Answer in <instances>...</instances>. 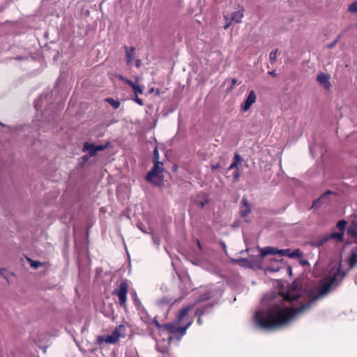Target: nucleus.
Wrapping results in <instances>:
<instances>
[{
	"label": "nucleus",
	"mask_w": 357,
	"mask_h": 357,
	"mask_svg": "<svg viewBox=\"0 0 357 357\" xmlns=\"http://www.w3.org/2000/svg\"><path fill=\"white\" fill-rule=\"evenodd\" d=\"M349 268H342V259L337 268H331L332 275L322 279L313 290L303 287L302 281L294 280L286 294L272 291L261 299L262 307L256 310L253 321L257 328L269 332L288 324L292 319L310 310L318 300L326 296L341 284L349 270L357 264V250L354 247L347 260Z\"/></svg>",
	"instance_id": "f257e3e1"
},
{
	"label": "nucleus",
	"mask_w": 357,
	"mask_h": 357,
	"mask_svg": "<svg viewBox=\"0 0 357 357\" xmlns=\"http://www.w3.org/2000/svg\"><path fill=\"white\" fill-rule=\"evenodd\" d=\"M163 162L153 163V167L148 172L145 176V179L156 187H161L164 185V176L162 173L165 172Z\"/></svg>",
	"instance_id": "f03ea898"
},
{
	"label": "nucleus",
	"mask_w": 357,
	"mask_h": 357,
	"mask_svg": "<svg viewBox=\"0 0 357 357\" xmlns=\"http://www.w3.org/2000/svg\"><path fill=\"white\" fill-rule=\"evenodd\" d=\"M122 329H125V327L123 325L121 324L114 329L112 334L108 335L107 337H104L102 335L97 336L95 344L98 345L103 343L115 344L120 337H124V335L121 334V331Z\"/></svg>",
	"instance_id": "7ed1b4c3"
},
{
	"label": "nucleus",
	"mask_w": 357,
	"mask_h": 357,
	"mask_svg": "<svg viewBox=\"0 0 357 357\" xmlns=\"http://www.w3.org/2000/svg\"><path fill=\"white\" fill-rule=\"evenodd\" d=\"M128 282L127 280H121L119 288L114 289L112 294L119 298V303L121 307H126L127 294L128 291Z\"/></svg>",
	"instance_id": "20e7f679"
},
{
	"label": "nucleus",
	"mask_w": 357,
	"mask_h": 357,
	"mask_svg": "<svg viewBox=\"0 0 357 357\" xmlns=\"http://www.w3.org/2000/svg\"><path fill=\"white\" fill-rule=\"evenodd\" d=\"M331 195H335L336 192L330 190H326L319 198L313 201L311 208H319L322 205L328 204L330 202L329 196Z\"/></svg>",
	"instance_id": "39448f33"
},
{
	"label": "nucleus",
	"mask_w": 357,
	"mask_h": 357,
	"mask_svg": "<svg viewBox=\"0 0 357 357\" xmlns=\"http://www.w3.org/2000/svg\"><path fill=\"white\" fill-rule=\"evenodd\" d=\"M347 234L353 239V241H347L346 244L349 245L352 243L357 244V222H350L349 225L347 229Z\"/></svg>",
	"instance_id": "423d86ee"
},
{
	"label": "nucleus",
	"mask_w": 357,
	"mask_h": 357,
	"mask_svg": "<svg viewBox=\"0 0 357 357\" xmlns=\"http://www.w3.org/2000/svg\"><path fill=\"white\" fill-rule=\"evenodd\" d=\"M256 98L257 96L255 92L253 90L250 91L245 101L241 105V110L243 112H247L252 105L255 102Z\"/></svg>",
	"instance_id": "0eeeda50"
},
{
	"label": "nucleus",
	"mask_w": 357,
	"mask_h": 357,
	"mask_svg": "<svg viewBox=\"0 0 357 357\" xmlns=\"http://www.w3.org/2000/svg\"><path fill=\"white\" fill-rule=\"evenodd\" d=\"M280 251L283 252L279 253L280 257L286 256L289 258L294 259V258H301L303 255V253L298 248L296 249L293 251H291V250L289 248L280 249Z\"/></svg>",
	"instance_id": "6e6552de"
},
{
	"label": "nucleus",
	"mask_w": 357,
	"mask_h": 357,
	"mask_svg": "<svg viewBox=\"0 0 357 357\" xmlns=\"http://www.w3.org/2000/svg\"><path fill=\"white\" fill-rule=\"evenodd\" d=\"M330 75L328 73H320L317 77V81L326 90H329L331 87V84L329 81Z\"/></svg>",
	"instance_id": "1a4fd4ad"
},
{
	"label": "nucleus",
	"mask_w": 357,
	"mask_h": 357,
	"mask_svg": "<svg viewBox=\"0 0 357 357\" xmlns=\"http://www.w3.org/2000/svg\"><path fill=\"white\" fill-rule=\"evenodd\" d=\"M258 249L260 251V257L261 258H264L268 255H279V253L281 252L280 249L271 246H266L263 248H260L258 247Z\"/></svg>",
	"instance_id": "9d476101"
},
{
	"label": "nucleus",
	"mask_w": 357,
	"mask_h": 357,
	"mask_svg": "<svg viewBox=\"0 0 357 357\" xmlns=\"http://www.w3.org/2000/svg\"><path fill=\"white\" fill-rule=\"evenodd\" d=\"M83 152H87L91 157L97 155L96 144L91 142H85L82 147Z\"/></svg>",
	"instance_id": "9b49d317"
},
{
	"label": "nucleus",
	"mask_w": 357,
	"mask_h": 357,
	"mask_svg": "<svg viewBox=\"0 0 357 357\" xmlns=\"http://www.w3.org/2000/svg\"><path fill=\"white\" fill-rule=\"evenodd\" d=\"M102 313L104 314L105 317L112 318L113 320L114 319V304L112 303H108V304H103V310L102 311Z\"/></svg>",
	"instance_id": "f8f14e48"
},
{
	"label": "nucleus",
	"mask_w": 357,
	"mask_h": 357,
	"mask_svg": "<svg viewBox=\"0 0 357 357\" xmlns=\"http://www.w3.org/2000/svg\"><path fill=\"white\" fill-rule=\"evenodd\" d=\"M213 307V303H208L203 307H197L195 312V315H204L211 313Z\"/></svg>",
	"instance_id": "ddd939ff"
},
{
	"label": "nucleus",
	"mask_w": 357,
	"mask_h": 357,
	"mask_svg": "<svg viewBox=\"0 0 357 357\" xmlns=\"http://www.w3.org/2000/svg\"><path fill=\"white\" fill-rule=\"evenodd\" d=\"M244 12H245L244 8L243 7H241V8L238 10L235 11L232 14V16L230 18L231 20L233 21L235 23H237V24L241 23L242 22V19L244 17Z\"/></svg>",
	"instance_id": "4468645a"
},
{
	"label": "nucleus",
	"mask_w": 357,
	"mask_h": 357,
	"mask_svg": "<svg viewBox=\"0 0 357 357\" xmlns=\"http://www.w3.org/2000/svg\"><path fill=\"white\" fill-rule=\"evenodd\" d=\"M177 324H176V321L169 323V324H164L165 327H164L163 331H166L169 333L173 334L177 337L178 331H176V328H178V327L176 326Z\"/></svg>",
	"instance_id": "2eb2a0df"
},
{
	"label": "nucleus",
	"mask_w": 357,
	"mask_h": 357,
	"mask_svg": "<svg viewBox=\"0 0 357 357\" xmlns=\"http://www.w3.org/2000/svg\"><path fill=\"white\" fill-rule=\"evenodd\" d=\"M177 324H176V321L169 323V324H164L165 327H164L163 331H166L169 333L173 334L177 337L178 331H176V328H178V327L176 326Z\"/></svg>",
	"instance_id": "dca6fc26"
},
{
	"label": "nucleus",
	"mask_w": 357,
	"mask_h": 357,
	"mask_svg": "<svg viewBox=\"0 0 357 357\" xmlns=\"http://www.w3.org/2000/svg\"><path fill=\"white\" fill-rule=\"evenodd\" d=\"M126 84H128L130 87H132L135 96L137 95L138 93H143L144 88V86H139L138 84H136L130 79H126Z\"/></svg>",
	"instance_id": "f3484780"
},
{
	"label": "nucleus",
	"mask_w": 357,
	"mask_h": 357,
	"mask_svg": "<svg viewBox=\"0 0 357 357\" xmlns=\"http://www.w3.org/2000/svg\"><path fill=\"white\" fill-rule=\"evenodd\" d=\"M231 261L233 263L240 264L241 266L245 267V268H252V267H253L252 263L246 258L240 257L236 259H231Z\"/></svg>",
	"instance_id": "a211bd4d"
},
{
	"label": "nucleus",
	"mask_w": 357,
	"mask_h": 357,
	"mask_svg": "<svg viewBox=\"0 0 357 357\" xmlns=\"http://www.w3.org/2000/svg\"><path fill=\"white\" fill-rule=\"evenodd\" d=\"M325 237L327 238V241L331 239L336 240L337 242H342L344 241V236L339 231H335L330 234H326Z\"/></svg>",
	"instance_id": "6ab92c4d"
},
{
	"label": "nucleus",
	"mask_w": 357,
	"mask_h": 357,
	"mask_svg": "<svg viewBox=\"0 0 357 357\" xmlns=\"http://www.w3.org/2000/svg\"><path fill=\"white\" fill-rule=\"evenodd\" d=\"M194 306V305H188L183 308H182L177 316L176 324H179L182 319L187 315L190 309Z\"/></svg>",
	"instance_id": "aec40b11"
},
{
	"label": "nucleus",
	"mask_w": 357,
	"mask_h": 357,
	"mask_svg": "<svg viewBox=\"0 0 357 357\" xmlns=\"http://www.w3.org/2000/svg\"><path fill=\"white\" fill-rule=\"evenodd\" d=\"M124 49L126 50V62L128 64L130 63L134 57V52L135 48L134 47H131L130 49L127 45H124Z\"/></svg>",
	"instance_id": "412c9836"
},
{
	"label": "nucleus",
	"mask_w": 357,
	"mask_h": 357,
	"mask_svg": "<svg viewBox=\"0 0 357 357\" xmlns=\"http://www.w3.org/2000/svg\"><path fill=\"white\" fill-rule=\"evenodd\" d=\"M326 242H327V238L325 237V235L317 239H314L310 242V244L312 246H314L315 248H319L322 246Z\"/></svg>",
	"instance_id": "4be33fe9"
},
{
	"label": "nucleus",
	"mask_w": 357,
	"mask_h": 357,
	"mask_svg": "<svg viewBox=\"0 0 357 357\" xmlns=\"http://www.w3.org/2000/svg\"><path fill=\"white\" fill-rule=\"evenodd\" d=\"M26 259L29 263L30 266L31 268H33V269H35V270H36L39 267L43 266L45 265V263L40 262L39 261L33 260V259H31L29 257H26Z\"/></svg>",
	"instance_id": "5701e85b"
},
{
	"label": "nucleus",
	"mask_w": 357,
	"mask_h": 357,
	"mask_svg": "<svg viewBox=\"0 0 357 357\" xmlns=\"http://www.w3.org/2000/svg\"><path fill=\"white\" fill-rule=\"evenodd\" d=\"M347 225V222L344 219L339 220L336 224V227L338 229V231L342 233L343 236L344 234Z\"/></svg>",
	"instance_id": "b1692460"
},
{
	"label": "nucleus",
	"mask_w": 357,
	"mask_h": 357,
	"mask_svg": "<svg viewBox=\"0 0 357 357\" xmlns=\"http://www.w3.org/2000/svg\"><path fill=\"white\" fill-rule=\"evenodd\" d=\"M192 321H189L185 326L182 327H178L176 331H178L177 338L181 339L186 333V330L191 325Z\"/></svg>",
	"instance_id": "393cba45"
},
{
	"label": "nucleus",
	"mask_w": 357,
	"mask_h": 357,
	"mask_svg": "<svg viewBox=\"0 0 357 357\" xmlns=\"http://www.w3.org/2000/svg\"><path fill=\"white\" fill-rule=\"evenodd\" d=\"M202 197H203V200H202V201L195 200V204H197L201 208H204V206H206V204H208V202H209L208 197L206 193H204L202 195Z\"/></svg>",
	"instance_id": "a878e982"
},
{
	"label": "nucleus",
	"mask_w": 357,
	"mask_h": 357,
	"mask_svg": "<svg viewBox=\"0 0 357 357\" xmlns=\"http://www.w3.org/2000/svg\"><path fill=\"white\" fill-rule=\"evenodd\" d=\"M211 297V296L210 292L202 294L198 296L193 305H195L201 302L208 301Z\"/></svg>",
	"instance_id": "bb28decb"
},
{
	"label": "nucleus",
	"mask_w": 357,
	"mask_h": 357,
	"mask_svg": "<svg viewBox=\"0 0 357 357\" xmlns=\"http://www.w3.org/2000/svg\"><path fill=\"white\" fill-rule=\"evenodd\" d=\"M131 296L133 299L134 304L137 307V308L138 310H139L142 307L143 310H145L144 307L142 306L141 301H140L139 298L137 297V295L135 291H133L132 293H131Z\"/></svg>",
	"instance_id": "cd10ccee"
},
{
	"label": "nucleus",
	"mask_w": 357,
	"mask_h": 357,
	"mask_svg": "<svg viewBox=\"0 0 357 357\" xmlns=\"http://www.w3.org/2000/svg\"><path fill=\"white\" fill-rule=\"evenodd\" d=\"M252 206L250 207H245V208H243L242 206H241L240 211H239V215L241 218H245L248 216L249 213L252 212Z\"/></svg>",
	"instance_id": "c85d7f7f"
},
{
	"label": "nucleus",
	"mask_w": 357,
	"mask_h": 357,
	"mask_svg": "<svg viewBox=\"0 0 357 357\" xmlns=\"http://www.w3.org/2000/svg\"><path fill=\"white\" fill-rule=\"evenodd\" d=\"M105 101L111 105L114 109H117L119 107L121 102L119 100H114L112 98H107Z\"/></svg>",
	"instance_id": "c756f323"
},
{
	"label": "nucleus",
	"mask_w": 357,
	"mask_h": 357,
	"mask_svg": "<svg viewBox=\"0 0 357 357\" xmlns=\"http://www.w3.org/2000/svg\"><path fill=\"white\" fill-rule=\"evenodd\" d=\"M172 302V299L167 297L163 296L160 300L158 301V304L159 305H169Z\"/></svg>",
	"instance_id": "7c9ffc66"
},
{
	"label": "nucleus",
	"mask_w": 357,
	"mask_h": 357,
	"mask_svg": "<svg viewBox=\"0 0 357 357\" xmlns=\"http://www.w3.org/2000/svg\"><path fill=\"white\" fill-rule=\"evenodd\" d=\"M278 50H272L269 54V61L271 63H274L277 59V53Z\"/></svg>",
	"instance_id": "2f4dec72"
},
{
	"label": "nucleus",
	"mask_w": 357,
	"mask_h": 357,
	"mask_svg": "<svg viewBox=\"0 0 357 357\" xmlns=\"http://www.w3.org/2000/svg\"><path fill=\"white\" fill-rule=\"evenodd\" d=\"M340 38H341V36L338 35L337 36V38L332 43L326 44V47L328 49H333L337 45V43L340 40Z\"/></svg>",
	"instance_id": "473e14b6"
},
{
	"label": "nucleus",
	"mask_w": 357,
	"mask_h": 357,
	"mask_svg": "<svg viewBox=\"0 0 357 357\" xmlns=\"http://www.w3.org/2000/svg\"><path fill=\"white\" fill-rule=\"evenodd\" d=\"M156 162H161L159 160V152H158L157 146L155 147V149L153 150V162L155 163Z\"/></svg>",
	"instance_id": "72a5a7b5"
},
{
	"label": "nucleus",
	"mask_w": 357,
	"mask_h": 357,
	"mask_svg": "<svg viewBox=\"0 0 357 357\" xmlns=\"http://www.w3.org/2000/svg\"><path fill=\"white\" fill-rule=\"evenodd\" d=\"M348 11L351 13H357V1L349 5Z\"/></svg>",
	"instance_id": "f704fd0d"
},
{
	"label": "nucleus",
	"mask_w": 357,
	"mask_h": 357,
	"mask_svg": "<svg viewBox=\"0 0 357 357\" xmlns=\"http://www.w3.org/2000/svg\"><path fill=\"white\" fill-rule=\"evenodd\" d=\"M110 142H107L105 144L102 145V144H100V145H96V152L98 153V151H102L103 150H105V149H107V147H109L110 146Z\"/></svg>",
	"instance_id": "c9c22d12"
},
{
	"label": "nucleus",
	"mask_w": 357,
	"mask_h": 357,
	"mask_svg": "<svg viewBox=\"0 0 357 357\" xmlns=\"http://www.w3.org/2000/svg\"><path fill=\"white\" fill-rule=\"evenodd\" d=\"M224 167V165L221 164L220 162L216 163V164H211V169L213 173L215 172V170L218 169H222Z\"/></svg>",
	"instance_id": "e433bc0d"
},
{
	"label": "nucleus",
	"mask_w": 357,
	"mask_h": 357,
	"mask_svg": "<svg viewBox=\"0 0 357 357\" xmlns=\"http://www.w3.org/2000/svg\"><path fill=\"white\" fill-rule=\"evenodd\" d=\"M153 323L155 324L156 328L159 330V331H163L164 329V324H161L158 322L157 317H155L153 319Z\"/></svg>",
	"instance_id": "4c0bfd02"
},
{
	"label": "nucleus",
	"mask_w": 357,
	"mask_h": 357,
	"mask_svg": "<svg viewBox=\"0 0 357 357\" xmlns=\"http://www.w3.org/2000/svg\"><path fill=\"white\" fill-rule=\"evenodd\" d=\"M241 205L242 207H250L252 204L248 202V199L245 195H244L241 202Z\"/></svg>",
	"instance_id": "58836bf2"
},
{
	"label": "nucleus",
	"mask_w": 357,
	"mask_h": 357,
	"mask_svg": "<svg viewBox=\"0 0 357 357\" xmlns=\"http://www.w3.org/2000/svg\"><path fill=\"white\" fill-rule=\"evenodd\" d=\"M150 234H151V238H152V240H153V244L158 247L159 245H160V237L158 236H155L153 233L150 232Z\"/></svg>",
	"instance_id": "ea45409f"
},
{
	"label": "nucleus",
	"mask_w": 357,
	"mask_h": 357,
	"mask_svg": "<svg viewBox=\"0 0 357 357\" xmlns=\"http://www.w3.org/2000/svg\"><path fill=\"white\" fill-rule=\"evenodd\" d=\"M240 175V172L238 169L236 168L233 172V183H236L238 181Z\"/></svg>",
	"instance_id": "a19ab883"
},
{
	"label": "nucleus",
	"mask_w": 357,
	"mask_h": 357,
	"mask_svg": "<svg viewBox=\"0 0 357 357\" xmlns=\"http://www.w3.org/2000/svg\"><path fill=\"white\" fill-rule=\"evenodd\" d=\"M280 268H281V267H280V266H276V267L269 266L265 269V272L269 271V272L275 273V272L279 271Z\"/></svg>",
	"instance_id": "79ce46f5"
},
{
	"label": "nucleus",
	"mask_w": 357,
	"mask_h": 357,
	"mask_svg": "<svg viewBox=\"0 0 357 357\" xmlns=\"http://www.w3.org/2000/svg\"><path fill=\"white\" fill-rule=\"evenodd\" d=\"M243 160V158L238 153H235L234 157L233 158V162L238 165V162Z\"/></svg>",
	"instance_id": "37998d69"
},
{
	"label": "nucleus",
	"mask_w": 357,
	"mask_h": 357,
	"mask_svg": "<svg viewBox=\"0 0 357 357\" xmlns=\"http://www.w3.org/2000/svg\"><path fill=\"white\" fill-rule=\"evenodd\" d=\"M236 83H237V79L236 78H233L232 80H231V86L227 87V92L229 93V92L231 91V90L233 89L234 85Z\"/></svg>",
	"instance_id": "c03bdc74"
},
{
	"label": "nucleus",
	"mask_w": 357,
	"mask_h": 357,
	"mask_svg": "<svg viewBox=\"0 0 357 357\" xmlns=\"http://www.w3.org/2000/svg\"><path fill=\"white\" fill-rule=\"evenodd\" d=\"M132 100H133L135 102H137L138 105H141V106L144 105V102H143V100H142L141 98H139L137 96V95L135 96V97L132 98Z\"/></svg>",
	"instance_id": "a18cd8bd"
},
{
	"label": "nucleus",
	"mask_w": 357,
	"mask_h": 357,
	"mask_svg": "<svg viewBox=\"0 0 357 357\" xmlns=\"http://www.w3.org/2000/svg\"><path fill=\"white\" fill-rule=\"evenodd\" d=\"M225 20H226L227 21H228V22H227V23L225 24V25L224 26V29H227L230 26V25L231 24V22H232V21L231 20V19H230V18H229V17H227V16H225Z\"/></svg>",
	"instance_id": "49530a36"
},
{
	"label": "nucleus",
	"mask_w": 357,
	"mask_h": 357,
	"mask_svg": "<svg viewBox=\"0 0 357 357\" xmlns=\"http://www.w3.org/2000/svg\"><path fill=\"white\" fill-rule=\"evenodd\" d=\"M234 168H238L237 167V164L235 163L234 162H232L231 164L226 169V172H227L228 171H230Z\"/></svg>",
	"instance_id": "de8ad7c7"
},
{
	"label": "nucleus",
	"mask_w": 357,
	"mask_h": 357,
	"mask_svg": "<svg viewBox=\"0 0 357 357\" xmlns=\"http://www.w3.org/2000/svg\"><path fill=\"white\" fill-rule=\"evenodd\" d=\"M91 156L90 155H89L88 153L86 154V155H84L81 157L80 160H83L84 162H87L88 160H89V158H91Z\"/></svg>",
	"instance_id": "09e8293b"
},
{
	"label": "nucleus",
	"mask_w": 357,
	"mask_h": 357,
	"mask_svg": "<svg viewBox=\"0 0 357 357\" xmlns=\"http://www.w3.org/2000/svg\"><path fill=\"white\" fill-rule=\"evenodd\" d=\"M116 77L118 78L119 80H122L126 83V79H128V78L123 77V75L118 74L116 75Z\"/></svg>",
	"instance_id": "8fccbe9b"
},
{
	"label": "nucleus",
	"mask_w": 357,
	"mask_h": 357,
	"mask_svg": "<svg viewBox=\"0 0 357 357\" xmlns=\"http://www.w3.org/2000/svg\"><path fill=\"white\" fill-rule=\"evenodd\" d=\"M299 263H300V264H301V265H302V266H306V265L309 266V265H310V264H309L308 261H307V260H306V259H301V260L299 261Z\"/></svg>",
	"instance_id": "3c124183"
},
{
	"label": "nucleus",
	"mask_w": 357,
	"mask_h": 357,
	"mask_svg": "<svg viewBox=\"0 0 357 357\" xmlns=\"http://www.w3.org/2000/svg\"><path fill=\"white\" fill-rule=\"evenodd\" d=\"M137 227L144 234H150L149 232H148L147 231H146L144 227H143V225L142 224H139V225H137Z\"/></svg>",
	"instance_id": "603ef678"
},
{
	"label": "nucleus",
	"mask_w": 357,
	"mask_h": 357,
	"mask_svg": "<svg viewBox=\"0 0 357 357\" xmlns=\"http://www.w3.org/2000/svg\"><path fill=\"white\" fill-rule=\"evenodd\" d=\"M197 317V324L199 325H202L203 324V320L202 319V315H196Z\"/></svg>",
	"instance_id": "864d4df0"
},
{
	"label": "nucleus",
	"mask_w": 357,
	"mask_h": 357,
	"mask_svg": "<svg viewBox=\"0 0 357 357\" xmlns=\"http://www.w3.org/2000/svg\"><path fill=\"white\" fill-rule=\"evenodd\" d=\"M287 272L290 277L292 276V268L291 266H287Z\"/></svg>",
	"instance_id": "5fc2aeb1"
},
{
	"label": "nucleus",
	"mask_w": 357,
	"mask_h": 357,
	"mask_svg": "<svg viewBox=\"0 0 357 357\" xmlns=\"http://www.w3.org/2000/svg\"><path fill=\"white\" fill-rule=\"evenodd\" d=\"M141 65H142V62H141L140 59H137L135 61V66H136V67L137 68H139L141 66Z\"/></svg>",
	"instance_id": "6e6d98bb"
},
{
	"label": "nucleus",
	"mask_w": 357,
	"mask_h": 357,
	"mask_svg": "<svg viewBox=\"0 0 357 357\" xmlns=\"http://www.w3.org/2000/svg\"><path fill=\"white\" fill-rule=\"evenodd\" d=\"M6 271V270L3 268H0V275L3 276V278H6L4 276V273Z\"/></svg>",
	"instance_id": "4d7b16f0"
},
{
	"label": "nucleus",
	"mask_w": 357,
	"mask_h": 357,
	"mask_svg": "<svg viewBox=\"0 0 357 357\" xmlns=\"http://www.w3.org/2000/svg\"><path fill=\"white\" fill-rule=\"evenodd\" d=\"M240 225V222L239 221H234L232 224V227L236 228V227H238Z\"/></svg>",
	"instance_id": "13d9d810"
},
{
	"label": "nucleus",
	"mask_w": 357,
	"mask_h": 357,
	"mask_svg": "<svg viewBox=\"0 0 357 357\" xmlns=\"http://www.w3.org/2000/svg\"><path fill=\"white\" fill-rule=\"evenodd\" d=\"M351 217H353L354 219L352 220L351 221L353 222H357V213H354L351 215Z\"/></svg>",
	"instance_id": "bf43d9fd"
},
{
	"label": "nucleus",
	"mask_w": 357,
	"mask_h": 357,
	"mask_svg": "<svg viewBox=\"0 0 357 357\" xmlns=\"http://www.w3.org/2000/svg\"><path fill=\"white\" fill-rule=\"evenodd\" d=\"M268 73L273 77H276L277 75L276 73L274 70L269 71Z\"/></svg>",
	"instance_id": "052dcab7"
},
{
	"label": "nucleus",
	"mask_w": 357,
	"mask_h": 357,
	"mask_svg": "<svg viewBox=\"0 0 357 357\" xmlns=\"http://www.w3.org/2000/svg\"><path fill=\"white\" fill-rule=\"evenodd\" d=\"M271 261H278V262H280V263H282L284 261V259H273L271 258Z\"/></svg>",
	"instance_id": "680f3d73"
},
{
	"label": "nucleus",
	"mask_w": 357,
	"mask_h": 357,
	"mask_svg": "<svg viewBox=\"0 0 357 357\" xmlns=\"http://www.w3.org/2000/svg\"><path fill=\"white\" fill-rule=\"evenodd\" d=\"M51 121H52V124L54 125L55 123V122L57 121L56 116H54Z\"/></svg>",
	"instance_id": "e2e57ef3"
},
{
	"label": "nucleus",
	"mask_w": 357,
	"mask_h": 357,
	"mask_svg": "<svg viewBox=\"0 0 357 357\" xmlns=\"http://www.w3.org/2000/svg\"><path fill=\"white\" fill-rule=\"evenodd\" d=\"M197 245H198V248L200 250H202V244L200 243V241L199 240H197Z\"/></svg>",
	"instance_id": "0e129e2a"
},
{
	"label": "nucleus",
	"mask_w": 357,
	"mask_h": 357,
	"mask_svg": "<svg viewBox=\"0 0 357 357\" xmlns=\"http://www.w3.org/2000/svg\"><path fill=\"white\" fill-rule=\"evenodd\" d=\"M86 163V162H84V161H83V160H81V162H79V166H80L81 167H84Z\"/></svg>",
	"instance_id": "69168bd1"
},
{
	"label": "nucleus",
	"mask_w": 357,
	"mask_h": 357,
	"mask_svg": "<svg viewBox=\"0 0 357 357\" xmlns=\"http://www.w3.org/2000/svg\"><path fill=\"white\" fill-rule=\"evenodd\" d=\"M40 348L43 349V352L45 353L46 351H47V346H45V347H40Z\"/></svg>",
	"instance_id": "338daca9"
},
{
	"label": "nucleus",
	"mask_w": 357,
	"mask_h": 357,
	"mask_svg": "<svg viewBox=\"0 0 357 357\" xmlns=\"http://www.w3.org/2000/svg\"><path fill=\"white\" fill-rule=\"evenodd\" d=\"M154 91V89L153 88H151L149 90V93H152Z\"/></svg>",
	"instance_id": "774afa93"
}]
</instances>
